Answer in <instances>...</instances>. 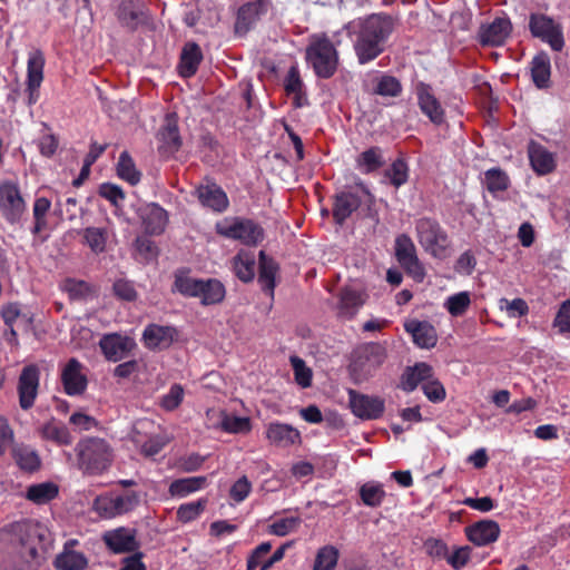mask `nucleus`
I'll return each mask as SVG.
<instances>
[{
	"instance_id": "6e6d98bb",
	"label": "nucleus",
	"mask_w": 570,
	"mask_h": 570,
	"mask_svg": "<svg viewBox=\"0 0 570 570\" xmlns=\"http://www.w3.org/2000/svg\"><path fill=\"white\" fill-rule=\"evenodd\" d=\"M291 364L294 370L295 382L303 389L309 387L313 373L312 370L306 366L304 360L298 356H292Z\"/></svg>"
},
{
	"instance_id": "39448f33",
	"label": "nucleus",
	"mask_w": 570,
	"mask_h": 570,
	"mask_svg": "<svg viewBox=\"0 0 570 570\" xmlns=\"http://www.w3.org/2000/svg\"><path fill=\"white\" fill-rule=\"evenodd\" d=\"M419 244L433 257L442 258L449 247V237L441 225L431 218H420L415 223Z\"/></svg>"
},
{
	"instance_id": "4d7b16f0",
	"label": "nucleus",
	"mask_w": 570,
	"mask_h": 570,
	"mask_svg": "<svg viewBox=\"0 0 570 570\" xmlns=\"http://www.w3.org/2000/svg\"><path fill=\"white\" fill-rule=\"evenodd\" d=\"M184 394L185 392L180 384H173L169 391L160 397V407L168 412L176 410L181 404Z\"/></svg>"
},
{
	"instance_id": "3c124183",
	"label": "nucleus",
	"mask_w": 570,
	"mask_h": 570,
	"mask_svg": "<svg viewBox=\"0 0 570 570\" xmlns=\"http://www.w3.org/2000/svg\"><path fill=\"white\" fill-rule=\"evenodd\" d=\"M206 503L207 500L199 499L181 504L177 510V519L184 523L196 520L205 510Z\"/></svg>"
},
{
	"instance_id": "c9c22d12",
	"label": "nucleus",
	"mask_w": 570,
	"mask_h": 570,
	"mask_svg": "<svg viewBox=\"0 0 570 570\" xmlns=\"http://www.w3.org/2000/svg\"><path fill=\"white\" fill-rule=\"evenodd\" d=\"M206 484V476L181 478L170 483L168 492L174 498H185L194 492L204 489Z\"/></svg>"
},
{
	"instance_id": "2f4dec72",
	"label": "nucleus",
	"mask_w": 570,
	"mask_h": 570,
	"mask_svg": "<svg viewBox=\"0 0 570 570\" xmlns=\"http://www.w3.org/2000/svg\"><path fill=\"white\" fill-rule=\"evenodd\" d=\"M202 60L200 47L195 42L186 43L180 55L179 73L185 78L194 76Z\"/></svg>"
},
{
	"instance_id": "5fc2aeb1",
	"label": "nucleus",
	"mask_w": 570,
	"mask_h": 570,
	"mask_svg": "<svg viewBox=\"0 0 570 570\" xmlns=\"http://www.w3.org/2000/svg\"><path fill=\"white\" fill-rule=\"evenodd\" d=\"M83 239L94 253H102L106 248V232L98 227H87L83 230Z\"/></svg>"
},
{
	"instance_id": "8fccbe9b",
	"label": "nucleus",
	"mask_w": 570,
	"mask_h": 570,
	"mask_svg": "<svg viewBox=\"0 0 570 570\" xmlns=\"http://www.w3.org/2000/svg\"><path fill=\"white\" fill-rule=\"evenodd\" d=\"M384 176L389 179L391 185L399 188L407 181L409 167L403 159L399 158L385 170Z\"/></svg>"
},
{
	"instance_id": "473e14b6",
	"label": "nucleus",
	"mask_w": 570,
	"mask_h": 570,
	"mask_svg": "<svg viewBox=\"0 0 570 570\" xmlns=\"http://www.w3.org/2000/svg\"><path fill=\"white\" fill-rule=\"evenodd\" d=\"M233 271L242 282H250L255 276L256 257L250 250L242 249L233 258Z\"/></svg>"
},
{
	"instance_id": "f03ea898",
	"label": "nucleus",
	"mask_w": 570,
	"mask_h": 570,
	"mask_svg": "<svg viewBox=\"0 0 570 570\" xmlns=\"http://www.w3.org/2000/svg\"><path fill=\"white\" fill-rule=\"evenodd\" d=\"M305 59L315 75L323 79L331 78L338 66V52L325 33H315L309 37Z\"/></svg>"
},
{
	"instance_id": "a19ab883",
	"label": "nucleus",
	"mask_w": 570,
	"mask_h": 570,
	"mask_svg": "<svg viewBox=\"0 0 570 570\" xmlns=\"http://www.w3.org/2000/svg\"><path fill=\"white\" fill-rule=\"evenodd\" d=\"M340 558V551L332 544L321 547L314 559L312 570H335Z\"/></svg>"
},
{
	"instance_id": "72a5a7b5",
	"label": "nucleus",
	"mask_w": 570,
	"mask_h": 570,
	"mask_svg": "<svg viewBox=\"0 0 570 570\" xmlns=\"http://www.w3.org/2000/svg\"><path fill=\"white\" fill-rule=\"evenodd\" d=\"M531 78L539 89L550 86L551 63L547 53L540 52L535 55L531 61Z\"/></svg>"
},
{
	"instance_id": "f8f14e48",
	"label": "nucleus",
	"mask_w": 570,
	"mask_h": 570,
	"mask_svg": "<svg viewBox=\"0 0 570 570\" xmlns=\"http://www.w3.org/2000/svg\"><path fill=\"white\" fill-rule=\"evenodd\" d=\"M137 531L127 527H119L102 533V541L114 553L134 552L139 548Z\"/></svg>"
},
{
	"instance_id": "f3484780",
	"label": "nucleus",
	"mask_w": 570,
	"mask_h": 570,
	"mask_svg": "<svg viewBox=\"0 0 570 570\" xmlns=\"http://www.w3.org/2000/svg\"><path fill=\"white\" fill-rule=\"evenodd\" d=\"M367 295L364 291L352 286L343 287L338 293L337 314L344 320H352L365 304Z\"/></svg>"
},
{
	"instance_id": "a18cd8bd",
	"label": "nucleus",
	"mask_w": 570,
	"mask_h": 570,
	"mask_svg": "<svg viewBox=\"0 0 570 570\" xmlns=\"http://www.w3.org/2000/svg\"><path fill=\"white\" fill-rule=\"evenodd\" d=\"M42 436L58 445H69L72 443V436L67 426L55 421H50L43 425Z\"/></svg>"
},
{
	"instance_id": "423d86ee",
	"label": "nucleus",
	"mask_w": 570,
	"mask_h": 570,
	"mask_svg": "<svg viewBox=\"0 0 570 570\" xmlns=\"http://www.w3.org/2000/svg\"><path fill=\"white\" fill-rule=\"evenodd\" d=\"M217 234L239 240L247 246H255L264 239V229L250 219L238 217L225 218L216 224Z\"/></svg>"
},
{
	"instance_id": "ddd939ff",
	"label": "nucleus",
	"mask_w": 570,
	"mask_h": 570,
	"mask_svg": "<svg viewBox=\"0 0 570 570\" xmlns=\"http://www.w3.org/2000/svg\"><path fill=\"white\" fill-rule=\"evenodd\" d=\"M61 382L68 395H81L88 385L83 365L77 358H70L61 371Z\"/></svg>"
},
{
	"instance_id": "ea45409f",
	"label": "nucleus",
	"mask_w": 570,
	"mask_h": 570,
	"mask_svg": "<svg viewBox=\"0 0 570 570\" xmlns=\"http://www.w3.org/2000/svg\"><path fill=\"white\" fill-rule=\"evenodd\" d=\"M45 56L38 50L33 49L28 53L27 62V83L32 87L41 86L43 80Z\"/></svg>"
},
{
	"instance_id": "680f3d73",
	"label": "nucleus",
	"mask_w": 570,
	"mask_h": 570,
	"mask_svg": "<svg viewBox=\"0 0 570 570\" xmlns=\"http://www.w3.org/2000/svg\"><path fill=\"white\" fill-rule=\"evenodd\" d=\"M220 424L223 430L228 433H246L250 430L248 417L224 415Z\"/></svg>"
},
{
	"instance_id": "393cba45",
	"label": "nucleus",
	"mask_w": 570,
	"mask_h": 570,
	"mask_svg": "<svg viewBox=\"0 0 570 570\" xmlns=\"http://www.w3.org/2000/svg\"><path fill=\"white\" fill-rule=\"evenodd\" d=\"M60 289L73 302H87L98 296V287L87 281L68 277L60 283Z\"/></svg>"
},
{
	"instance_id": "49530a36",
	"label": "nucleus",
	"mask_w": 570,
	"mask_h": 570,
	"mask_svg": "<svg viewBox=\"0 0 570 570\" xmlns=\"http://www.w3.org/2000/svg\"><path fill=\"white\" fill-rule=\"evenodd\" d=\"M51 208V199L47 197H36L32 206L33 228L32 233L39 234L47 227V215Z\"/></svg>"
},
{
	"instance_id": "864d4df0",
	"label": "nucleus",
	"mask_w": 570,
	"mask_h": 570,
	"mask_svg": "<svg viewBox=\"0 0 570 570\" xmlns=\"http://www.w3.org/2000/svg\"><path fill=\"white\" fill-rule=\"evenodd\" d=\"M470 304V294L468 292H460L449 296L444 306L452 316H461L469 308Z\"/></svg>"
},
{
	"instance_id": "4be33fe9",
	"label": "nucleus",
	"mask_w": 570,
	"mask_h": 570,
	"mask_svg": "<svg viewBox=\"0 0 570 570\" xmlns=\"http://www.w3.org/2000/svg\"><path fill=\"white\" fill-rule=\"evenodd\" d=\"M404 328L421 348H432L438 342L436 330L426 321L410 320L404 323Z\"/></svg>"
},
{
	"instance_id": "c85d7f7f",
	"label": "nucleus",
	"mask_w": 570,
	"mask_h": 570,
	"mask_svg": "<svg viewBox=\"0 0 570 570\" xmlns=\"http://www.w3.org/2000/svg\"><path fill=\"white\" fill-rule=\"evenodd\" d=\"M433 377V368L424 362L407 367L401 377L400 386L405 392H413L419 384H424Z\"/></svg>"
},
{
	"instance_id": "bf43d9fd",
	"label": "nucleus",
	"mask_w": 570,
	"mask_h": 570,
	"mask_svg": "<svg viewBox=\"0 0 570 570\" xmlns=\"http://www.w3.org/2000/svg\"><path fill=\"white\" fill-rule=\"evenodd\" d=\"M117 517L132 511L139 504V495L131 491L122 494H114Z\"/></svg>"
},
{
	"instance_id": "6ab92c4d",
	"label": "nucleus",
	"mask_w": 570,
	"mask_h": 570,
	"mask_svg": "<svg viewBox=\"0 0 570 570\" xmlns=\"http://www.w3.org/2000/svg\"><path fill=\"white\" fill-rule=\"evenodd\" d=\"M158 150L165 157L173 156L181 146L177 120L174 115H168L164 126L157 135Z\"/></svg>"
},
{
	"instance_id": "20e7f679",
	"label": "nucleus",
	"mask_w": 570,
	"mask_h": 570,
	"mask_svg": "<svg viewBox=\"0 0 570 570\" xmlns=\"http://www.w3.org/2000/svg\"><path fill=\"white\" fill-rule=\"evenodd\" d=\"M386 348L380 343H368L360 347L350 365L355 382H363L385 362Z\"/></svg>"
},
{
	"instance_id": "4c0bfd02",
	"label": "nucleus",
	"mask_w": 570,
	"mask_h": 570,
	"mask_svg": "<svg viewBox=\"0 0 570 570\" xmlns=\"http://www.w3.org/2000/svg\"><path fill=\"white\" fill-rule=\"evenodd\" d=\"M360 498L364 505L370 508L380 507L385 497L383 484L377 481H367L360 487Z\"/></svg>"
},
{
	"instance_id": "0e129e2a",
	"label": "nucleus",
	"mask_w": 570,
	"mask_h": 570,
	"mask_svg": "<svg viewBox=\"0 0 570 570\" xmlns=\"http://www.w3.org/2000/svg\"><path fill=\"white\" fill-rule=\"evenodd\" d=\"M115 296L119 299L132 302L137 298V291L132 282L124 278L117 279L112 285Z\"/></svg>"
},
{
	"instance_id": "7ed1b4c3",
	"label": "nucleus",
	"mask_w": 570,
	"mask_h": 570,
	"mask_svg": "<svg viewBox=\"0 0 570 570\" xmlns=\"http://www.w3.org/2000/svg\"><path fill=\"white\" fill-rule=\"evenodd\" d=\"M79 469L87 474H101L112 460L109 444L100 438H86L76 445Z\"/></svg>"
},
{
	"instance_id": "cd10ccee",
	"label": "nucleus",
	"mask_w": 570,
	"mask_h": 570,
	"mask_svg": "<svg viewBox=\"0 0 570 570\" xmlns=\"http://www.w3.org/2000/svg\"><path fill=\"white\" fill-rule=\"evenodd\" d=\"M226 296L225 285L217 278H202L195 298L204 306L217 305Z\"/></svg>"
},
{
	"instance_id": "c03bdc74",
	"label": "nucleus",
	"mask_w": 570,
	"mask_h": 570,
	"mask_svg": "<svg viewBox=\"0 0 570 570\" xmlns=\"http://www.w3.org/2000/svg\"><path fill=\"white\" fill-rule=\"evenodd\" d=\"M118 176L130 185H137L140 181L141 174L136 169L135 163L128 151H122L117 164Z\"/></svg>"
},
{
	"instance_id": "dca6fc26",
	"label": "nucleus",
	"mask_w": 570,
	"mask_h": 570,
	"mask_svg": "<svg viewBox=\"0 0 570 570\" xmlns=\"http://www.w3.org/2000/svg\"><path fill=\"white\" fill-rule=\"evenodd\" d=\"M415 94L421 111L433 124L441 125L444 121V110L434 96L432 88L424 82H419L415 87Z\"/></svg>"
},
{
	"instance_id": "bb28decb",
	"label": "nucleus",
	"mask_w": 570,
	"mask_h": 570,
	"mask_svg": "<svg viewBox=\"0 0 570 570\" xmlns=\"http://www.w3.org/2000/svg\"><path fill=\"white\" fill-rule=\"evenodd\" d=\"M196 193L202 205L214 212L222 213L228 207L227 195L216 184L200 185Z\"/></svg>"
},
{
	"instance_id": "69168bd1",
	"label": "nucleus",
	"mask_w": 570,
	"mask_h": 570,
	"mask_svg": "<svg viewBox=\"0 0 570 570\" xmlns=\"http://www.w3.org/2000/svg\"><path fill=\"white\" fill-rule=\"evenodd\" d=\"M472 549L469 546L456 548L451 554H448L446 561L454 570L464 568L471 559Z\"/></svg>"
},
{
	"instance_id": "2eb2a0df",
	"label": "nucleus",
	"mask_w": 570,
	"mask_h": 570,
	"mask_svg": "<svg viewBox=\"0 0 570 570\" xmlns=\"http://www.w3.org/2000/svg\"><path fill=\"white\" fill-rule=\"evenodd\" d=\"M511 31L512 24L508 18H495L480 27L478 38L483 46L499 47L505 42Z\"/></svg>"
},
{
	"instance_id": "aec40b11",
	"label": "nucleus",
	"mask_w": 570,
	"mask_h": 570,
	"mask_svg": "<svg viewBox=\"0 0 570 570\" xmlns=\"http://www.w3.org/2000/svg\"><path fill=\"white\" fill-rule=\"evenodd\" d=\"M265 435L271 444L279 448H288L301 442L299 431L289 424L281 422L269 423Z\"/></svg>"
},
{
	"instance_id": "b1692460",
	"label": "nucleus",
	"mask_w": 570,
	"mask_h": 570,
	"mask_svg": "<svg viewBox=\"0 0 570 570\" xmlns=\"http://www.w3.org/2000/svg\"><path fill=\"white\" fill-rule=\"evenodd\" d=\"M528 156L532 169L538 175H547L554 170L557 163L554 154L549 151L544 146L531 140L528 145Z\"/></svg>"
},
{
	"instance_id": "79ce46f5",
	"label": "nucleus",
	"mask_w": 570,
	"mask_h": 570,
	"mask_svg": "<svg viewBox=\"0 0 570 570\" xmlns=\"http://www.w3.org/2000/svg\"><path fill=\"white\" fill-rule=\"evenodd\" d=\"M59 489L52 482L33 484L28 488L26 498L33 503L45 504L58 495Z\"/></svg>"
},
{
	"instance_id": "09e8293b",
	"label": "nucleus",
	"mask_w": 570,
	"mask_h": 570,
	"mask_svg": "<svg viewBox=\"0 0 570 570\" xmlns=\"http://www.w3.org/2000/svg\"><path fill=\"white\" fill-rule=\"evenodd\" d=\"M484 184L492 194L503 191L509 187L510 180L508 175L498 168H492L484 174Z\"/></svg>"
},
{
	"instance_id": "e2e57ef3",
	"label": "nucleus",
	"mask_w": 570,
	"mask_h": 570,
	"mask_svg": "<svg viewBox=\"0 0 570 570\" xmlns=\"http://www.w3.org/2000/svg\"><path fill=\"white\" fill-rule=\"evenodd\" d=\"M422 390L428 400L433 403L442 402L446 396L443 384L433 377L422 385Z\"/></svg>"
},
{
	"instance_id": "4468645a",
	"label": "nucleus",
	"mask_w": 570,
	"mask_h": 570,
	"mask_svg": "<svg viewBox=\"0 0 570 570\" xmlns=\"http://www.w3.org/2000/svg\"><path fill=\"white\" fill-rule=\"evenodd\" d=\"M272 6L271 0H249L239 7L235 28L237 32H247Z\"/></svg>"
},
{
	"instance_id": "5701e85b",
	"label": "nucleus",
	"mask_w": 570,
	"mask_h": 570,
	"mask_svg": "<svg viewBox=\"0 0 570 570\" xmlns=\"http://www.w3.org/2000/svg\"><path fill=\"white\" fill-rule=\"evenodd\" d=\"M176 335L177 331L173 326L150 324L144 330L142 341L150 350H163L171 345Z\"/></svg>"
},
{
	"instance_id": "774afa93",
	"label": "nucleus",
	"mask_w": 570,
	"mask_h": 570,
	"mask_svg": "<svg viewBox=\"0 0 570 570\" xmlns=\"http://www.w3.org/2000/svg\"><path fill=\"white\" fill-rule=\"evenodd\" d=\"M554 327L561 333H570V298L564 301L553 321Z\"/></svg>"
},
{
	"instance_id": "f704fd0d",
	"label": "nucleus",
	"mask_w": 570,
	"mask_h": 570,
	"mask_svg": "<svg viewBox=\"0 0 570 570\" xmlns=\"http://www.w3.org/2000/svg\"><path fill=\"white\" fill-rule=\"evenodd\" d=\"M142 223L148 234L158 235L165 229L167 213L159 205L150 204L144 210Z\"/></svg>"
},
{
	"instance_id": "1a4fd4ad",
	"label": "nucleus",
	"mask_w": 570,
	"mask_h": 570,
	"mask_svg": "<svg viewBox=\"0 0 570 570\" xmlns=\"http://www.w3.org/2000/svg\"><path fill=\"white\" fill-rule=\"evenodd\" d=\"M529 29L533 37L549 43L554 51H560L563 48L564 40L561 27L551 18L532 13L529 19Z\"/></svg>"
},
{
	"instance_id": "0eeeda50",
	"label": "nucleus",
	"mask_w": 570,
	"mask_h": 570,
	"mask_svg": "<svg viewBox=\"0 0 570 570\" xmlns=\"http://www.w3.org/2000/svg\"><path fill=\"white\" fill-rule=\"evenodd\" d=\"M0 214L10 225H21L27 215V204L18 184L11 180L0 183Z\"/></svg>"
},
{
	"instance_id": "412c9836",
	"label": "nucleus",
	"mask_w": 570,
	"mask_h": 570,
	"mask_svg": "<svg viewBox=\"0 0 570 570\" xmlns=\"http://www.w3.org/2000/svg\"><path fill=\"white\" fill-rule=\"evenodd\" d=\"M468 539L478 547L495 542L500 535V527L495 521L482 520L465 528Z\"/></svg>"
},
{
	"instance_id": "13d9d810",
	"label": "nucleus",
	"mask_w": 570,
	"mask_h": 570,
	"mask_svg": "<svg viewBox=\"0 0 570 570\" xmlns=\"http://www.w3.org/2000/svg\"><path fill=\"white\" fill-rule=\"evenodd\" d=\"M301 524L299 517H288L274 521L268 525V533L285 537L291 532L295 531Z\"/></svg>"
},
{
	"instance_id": "603ef678",
	"label": "nucleus",
	"mask_w": 570,
	"mask_h": 570,
	"mask_svg": "<svg viewBox=\"0 0 570 570\" xmlns=\"http://www.w3.org/2000/svg\"><path fill=\"white\" fill-rule=\"evenodd\" d=\"M402 91L401 82L393 76L382 75L377 79L374 92L384 97H397Z\"/></svg>"
},
{
	"instance_id": "052dcab7",
	"label": "nucleus",
	"mask_w": 570,
	"mask_h": 570,
	"mask_svg": "<svg viewBox=\"0 0 570 570\" xmlns=\"http://www.w3.org/2000/svg\"><path fill=\"white\" fill-rule=\"evenodd\" d=\"M94 510L105 519H112L117 517L115 509L114 494H104L95 499Z\"/></svg>"
},
{
	"instance_id": "37998d69",
	"label": "nucleus",
	"mask_w": 570,
	"mask_h": 570,
	"mask_svg": "<svg viewBox=\"0 0 570 570\" xmlns=\"http://www.w3.org/2000/svg\"><path fill=\"white\" fill-rule=\"evenodd\" d=\"M13 459L20 469L24 471H36L40 466V458L36 450L30 446L20 445L16 446L12 451Z\"/></svg>"
},
{
	"instance_id": "6e6552de",
	"label": "nucleus",
	"mask_w": 570,
	"mask_h": 570,
	"mask_svg": "<svg viewBox=\"0 0 570 570\" xmlns=\"http://www.w3.org/2000/svg\"><path fill=\"white\" fill-rule=\"evenodd\" d=\"M395 257L399 264L405 269L414 281L422 282L425 277V271L416 254V247L406 234H401L395 238Z\"/></svg>"
},
{
	"instance_id": "de8ad7c7",
	"label": "nucleus",
	"mask_w": 570,
	"mask_h": 570,
	"mask_svg": "<svg viewBox=\"0 0 570 570\" xmlns=\"http://www.w3.org/2000/svg\"><path fill=\"white\" fill-rule=\"evenodd\" d=\"M284 87L287 95L294 96V105L296 107H302V98H303V81L299 76L298 68L296 66H292L285 77Z\"/></svg>"
},
{
	"instance_id": "7c9ffc66",
	"label": "nucleus",
	"mask_w": 570,
	"mask_h": 570,
	"mask_svg": "<svg viewBox=\"0 0 570 570\" xmlns=\"http://www.w3.org/2000/svg\"><path fill=\"white\" fill-rule=\"evenodd\" d=\"M278 271L277 264L269 258L264 250L259 252V275L258 282L262 289L271 297H274L275 278Z\"/></svg>"
},
{
	"instance_id": "f257e3e1",
	"label": "nucleus",
	"mask_w": 570,
	"mask_h": 570,
	"mask_svg": "<svg viewBox=\"0 0 570 570\" xmlns=\"http://www.w3.org/2000/svg\"><path fill=\"white\" fill-rule=\"evenodd\" d=\"M354 50L358 62L364 65L379 57L385 49L393 31V19L385 14H372L357 24Z\"/></svg>"
},
{
	"instance_id": "a878e982",
	"label": "nucleus",
	"mask_w": 570,
	"mask_h": 570,
	"mask_svg": "<svg viewBox=\"0 0 570 570\" xmlns=\"http://www.w3.org/2000/svg\"><path fill=\"white\" fill-rule=\"evenodd\" d=\"M78 544L75 539L68 540L62 552H60L55 561V566L58 570H83L88 566V560L82 552L73 550V547Z\"/></svg>"
},
{
	"instance_id": "9b49d317",
	"label": "nucleus",
	"mask_w": 570,
	"mask_h": 570,
	"mask_svg": "<svg viewBox=\"0 0 570 570\" xmlns=\"http://www.w3.org/2000/svg\"><path fill=\"white\" fill-rule=\"evenodd\" d=\"M40 382L38 366L31 364L22 368L18 379L19 405L22 410H29L35 405Z\"/></svg>"
},
{
	"instance_id": "9d476101",
	"label": "nucleus",
	"mask_w": 570,
	"mask_h": 570,
	"mask_svg": "<svg viewBox=\"0 0 570 570\" xmlns=\"http://www.w3.org/2000/svg\"><path fill=\"white\" fill-rule=\"evenodd\" d=\"M348 405L352 413L361 420H376L385 410V402L380 396L367 395L355 390H348Z\"/></svg>"
},
{
	"instance_id": "a211bd4d",
	"label": "nucleus",
	"mask_w": 570,
	"mask_h": 570,
	"mask_svg": "<svg viewBox=\"0 0 570 570\" xmlns=\"http://www.w3.org/2000/svg\"><path fill=\"white\" fill-rule=\"evenodd\" d=\"M99 345L106 358L111 362L121 361L136 346L134 340L116 333L105 335Z\"/></svg>"
},
{
	"instance_id": "58836bf2",
	"label": "nucleus",
	"mask_w": 570,
	"mask_h": 570,
	"mask_svg": "<svg viewBox=\"0 0 570 570\" xmlns=\"http://www.w3.org/2000/svg\"><path fill=\"white\" fill-rule=\"evenodd\" d=\"M385 164L383 151L380 147H372L361 153L356 159V166L363 174H370Z\"/></svg>"
},
{
	"instance_id": "c756f323",
	"label": "nucleus",
	"mask_w": 570,
	"mask_h": 570,
	"mask_svg": "<svg viewBox=\"0 0 570 570\" xmlns=\"http://www.w3.org/2000/svg\"><path fill=\"white\" fill-rule=\"evenodd\" d=\"M361 205V198L352 191H342L335 198L333 217L342 225Z\"/></svg>"
},
{
	"instance_id": "338daca9",
	"label": "nucleus",
	"mask_w": 570,
	"mask_h": 570,
	"mask_svg": "<svg viewBox=\"0 0 570 570\" xmlns=\"http://www.w3.org/2000/svg\"><path fill=\"white\" fill-rule=\"evenodd\" d=\"M252 491V483L247 479V476L239 478L230 488L229 495L230 498L237 502H243Z\"/></svg>"
},
{
	"instance_id": "e433bc0d",
	"label": "nucleus",
	"mask_w": 570,
	"mask_h": 570,
	"mask_svg": "<svg viewBox=\"0 0 570 570\" xmlns=\"http://www.w3.org/2000/svg\"><path fill=\"white\" fill-rule=\"evenodd\" d=\"M202 278H195L189 275V271H176L174 273L173 293H178L185 297H196L198 285Z\"/></svg>"
}]
</instances>
